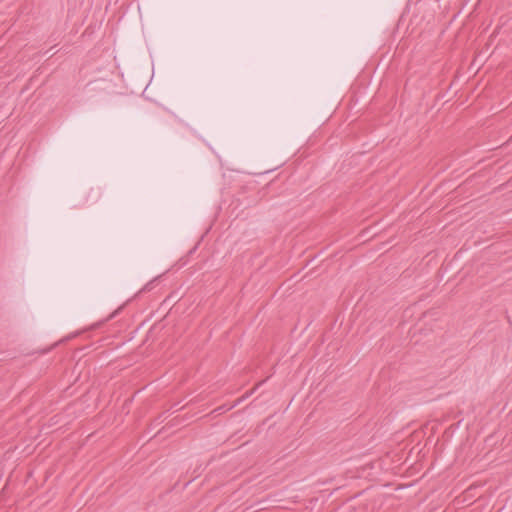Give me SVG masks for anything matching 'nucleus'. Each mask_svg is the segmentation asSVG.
Here are the masks:
<instances>
[{
	"label": "nucleus",
	"mask_w": 512,
	"mask_h": 512,
	"mask_svg": "<svg viewBox=\"0 0 512 512\" xmlns=\"http://www.w3.org/2000/svg\"><path fill=\"white\" fill-rule=\"evenodd\" d=\"M71 406H72V404H68V405H66V410L70 409V408H71Z\"/></svg>",
	"instance_id": "0eeeda50"
},
{
	"label": "nucleus",
	"mask_w": 512,
	"mask_h": 512,
	"mask_svg": "<svg viewBox=\"0 0 512 512\" xmlns=\"http://www.w3.org/2000/svg\"><path fill=\"white\" fill-rule=\"evenodd\" d=\"M117 313H118V310H115V311L113 312V314H111V317H114V315H116Z\"/></svg>",
	"instance_id": "39448f33"
},
{
	"label": "nucleus",
	"mask_w": 512,
	"mask_h": 512,
	"mask_svg": "<svg viewBox=\"0 0 512 512\" xmlns=\"http://www.w3.org/2000/svg\"><path fill=\"white\" fill-rule=\"evenodd\" d=\"M117 313H118V310H115V311L113 312V314H111V317H114V315H116Z\"/></svg>",
	"instance_id": "7ed1b4c3"
},
{
	"label": "nucleus",
	"mask_w": 512,
	"mask_h": 512,
	"mask_svg": "<svg viewBox=\"0 0 512 512\" xmlns=\"http://www.w3.org/2000/svg\"><path fill=\"white\" fill-rule=\"evenodd\" d=\"M156 280H157V278H155L154 280H152V281H150L149 283H147V284L144 286L143 290H145V291H149V290H151V286H152L153 282H154V281H156Z\"/></svg>",
	"instance_id": "f257e3e1"
},
{
	"label": "nucleus",
	"mask_w": 512,
	"mask_h": 512,
	"mask_svg": "<svg viewBox=\"0 0 512 512\" xmlns=\"http://www.w3.org/2000/svg\"><path fill=\"white\" fill-rule=\"evenodd\" d=\"M76 335L77 334H71V335H68V336L66 335L65 340L67 341V340H69L71 338H74V337H76Z\"/></svg>",
	"instance_id": "f03ea898"
},
{
	"label": "nucleus",
	"mask_w": 512,
	"mask_h": 512,
	"mask_svg": "<svg viewBox=\"0 0 512 512\" xmlns=\"http://www.w3.org/2000/svg\"><path fill=\"white\" fill-rule=\"evenodd\" d=\"M117 313H118V310H115V311L113 312V314H111V317H114V315H116Z\"/></svg>",
	"instance_id": "423d86ee"
},
{
	"label": "nucleus",
	"mask_w": 512,
	"mask_h": 512,
	"mask_svg": "<svg viewBox=\"0 0 512 512\" xmlns=\"http://www.w3.org/2000/svg\"><path fill=\"white\" fill-rule=\"evenodd\" d=\"M117 313H118V310H115V311L113 312V314H111V317H114V315H116Z\"/></svg>",
	"instance_id": "20e7f679"
}]
</instances>
